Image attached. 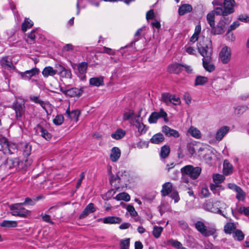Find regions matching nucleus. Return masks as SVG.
Masks as SVG:
<instances>
[{
	"mask_svg": "<svg viewBox=\"0 0 249 249\" xmlns=\"http://www.w3.org/2000/svg\"><path fill=\"white\" fill-rule=\"evenodd\" d=\"M182 177L181 181L184 183H188L189 177L192 179H197L200 175L201 168L199 167H194L191 165H188L182 167L180 170Z\"/></svg>",
	"mask_w": 249,
	"mask_h": 249,
	"instance_id": "f257e3e1",
	"label": "nucleus"
},
{
	"mask_svg": "<svg viewBox=\"0 0 249 249\" xmlns=\"http://www.w3.org/2000/svg\"><path fill=\"white\" fill-rule=\"evenodd\" d=\"M235 1L234 0H224L222 7H218L215 9V13L217 15L226 16L234 12L233 7Z\"/></svg>",
	"mask_w": 249,
	"mask_h": 249,
	"instance_id": "f03ea898",
	"label": "nucleus"
},
{
	"mask_svg": "<svg viewBox=\"0 0 249 249\" xmlns=\"http://www.w3.org/2000/svg\"><path fill=\"white\" fill-rule=\"evenodd\" d=\"M197 49L199 53L203 56V59L211 60L212 54V48L208 44L204 43V41H199L197 44Z\"/></svg>",
	"mask_w": 249,
	"mask_h": 249,
	"instance_id": "7ed1b4c3",
	"label": "nucleus"
},
{
	"mask_svg": "<svg viewBox=\"0 0 249 249\" xmlns=\"http://www.w3.org/2000/svg\"><path fill=\"white\" fill-rule=\"evenodd\" d=\"M21 203H16L9 206L10 210L12 211L11 214L14 216L26 217L29 214L30 212L24 208Z\"/></svg>",
	"mask_w": 249,
	"mask_h": 249,
	"instance_id": "20e7f679",
	"label": "nucleus"
},
{
	"mask_svg": "<svg viewBox=\"0 0 249 249\" xmlns=\"http://www.w3.org/2000/svg\"><path fill=\"white\" fill-rule=\"evenodd\" d=\"M161 101L167 106H170L171 104L178 105L180 103V100L178 97L168 92H164L161 94Z\"/></svg>",
	"mask_w": 249,
	"mask_h": 249,
	"instance_id": "39448f33",
	"label": "nucleus"
},
{
	"mask_svg": "<svg viewBox=\"0 0 249 249\" xmlns=\"http://www.w3.org/2000/svg\"><path fill=\"white\" fill-rule=\"evenodd\" d=\"M225 16H223L219 20L216 26L214 25L212 28L211 33L213 35H221L223 34L225 30L226 26L230 23V20L226 18Z\"/></svg>",
	"mask_w": 249,
	"mask_h": 249,
	"instance_id": "423d86ee",
	"label": "nucleus"
},
{
	"mask_svg": "<svg viewBox=\"0 0 249 249\" xmlns=\"http://www.w3.org/2000/svg\"><path fill=\"white\" fill-rule=\"evenodd\" d=\"M127 177L125 171H119L117 175H114L111 174L110 175L109 181L111 185L114 183V185L116 189L119 188L120 186L117 185L115 182L117 181L119 183H125L127 179Z\"/></svg>",
	"mask_w": 249,
	"mask_h": 249,
	"instance_id": "0eeeda50",
	"label": "nucleus"
},
{
	"mask_svg": "<svg viewBox=\"0 0 249 249\" xmlns=\"http://www.w3.org/2000/svg\"><path fill=\"white\" fill-rule=\"evenodd\" d=\"M195 228L204 236L213 235L216 231L213 228L207 229L204 223L201 221H198L195 223Z\"/></svg>",
	"mask_w": 249,
	"mask_h": 249,
	"instance_id": "6e6552de",
	"label": "nucleus"
},
{
	"mask_svg": "<svg viewBox=\"0 0 249 249\" xmlns=\"http://www.w3.org/2000/svg\"><path fill=\"white\" fill-rule=\"evenodd\" d=\"M29 99L36 104H38L44 109L48 115H50L53 111V106L48 102L41 100L39 96H30Z\"/></svg>",
	"mask_w": 249,
	"mask_h": 249,
	"instance_id": "1a4fd4ad",
	"label": "nucleus"
},
{
	"mask_svg": "<svg viewBox=\"0 0 249 249\" xmlns=\"http://www.w3.org/2000/svg\"><path fill=\"white\" fill-rule=\"evenodd\" d=\"M163 118L165 122H168L167 114L162 108H160L159 112H152L149 118L148 122L150 124L156 123L160 118Z\"/></svg>",
	"mask_w": 249,
	"mask_h": 249,
	"instance_id": "9d476101",
	"label": "nucleus"
},
{
	"mask_svg": "<svg viewBox=\"0 0 249 249\" xmlns=\"http://www.w3.org/2000/svg\"><path fill=\"white\" fill-rule=\"evenodd\" d=\"M12 108L15 110L16 120L21 121V117L25 112L24 104L16 102L13 104Z\"/></svg>",
	"mask_w": 249,
	"mask_h": 249,
	"instance_id": "9b49d317",
	"label": "nucleus"
},
{
	"mask_svg": "<svg viewBox=\"0 0 249 249\" xmlns=\"http://www.w3.org/2000/svg\"><path fill=\"white\" fill-rule=\"evenodd\" d=\"M219 56L222 63L227 64L231 58V48L227 46L223 47L219 53Z\"/></svg>",
	"mask_w": 249,
	"mask_h": 249,
	"instance_id": "f8f14e48",
	"label": "nucleus"
},
{
	"mask_svg": "<svg viewBox=\"0 0 249 249\" xmlns=\"http://www.w3.org/2000/svg\"><path fill=\"white\" fill-rule=\"evenodd\" d=\"M18 154H22L25 159L31 155L32 145L29 143L20 142L18 143Z\"/></svg>",
	"mask_w": 249,
	"mask_h": 249,
	"instance_id": "ddd939ff",
	"label": "nucleus"
},
{
	"mask_svg": "<svg viewBox=\"0 0 249 249\" xmlns=\"http://www.w3.org/2000/svg\"><path fill=\"white\" fill-rule=\"evenodd\" d=\"M229 189L234 190L236 193V198L239 201H244L246 198V193L242 188L234 183H229Z\"/></svg>",
	"mask_w": 249,
	"mask_h": 249,
	"instance_id": "4468645a",
	"label": "nucleus"
},
{
	"mask_svg": "<svg viewBox=\"0 0 249 249\" xmlns=\"http://www.w3.org/2000/svg\"><path fill=\"white\" fill-rule=\"evenodd\" d=\"M3 144L2 147L3 148L7 149L8 153L10 154L17 153L18 154V143L16 144L13 143H9L6 139H3Z\"/></svg>",
	"mask_w": 249,
	"mask_h": 249,
	"instance_id": "2eb2a0df",
	"label": "nucleus"
},
{
	"mask_svg": "<svg viewBox=\"0 0 249 249\" xmlns=\"http://www.w3.org/2000/svg\"><path fill=\"white\" fill-rule=\"evenodd\" d=\"M14 163L17 165V171H25L32 164V160L25 159L23 161L18 158V160H16Z\"/></svg>",
	"mask_w": 249,
	"mask_h": 249,
	"instance_id": "dca6fc26",
	"label": "nucleus"
},
{
	"mask_svg": "<svg viewBox=\"0 0 249 249\" xmlns=\"http://www.w3.org/2000/svg\"><path fill=\"white\" fill-rule=\"evenodd\" d=\"M60 90L66 95L70 97L79 96L82 92V90L81 89L76 88H72L69 89H64L61 88Z\"/></svg>",
	"mask_w": 249,
	"mask_h": 249,
	"instance_id": "f3484780",
	"label": "nucleus"
},
{
	"mask_svg": "<svg viewBox=\"0 0 249 249\" xmlns=\"http://www.w3.org/2000/svg\"><path fill=\"white\" fill-rule=\"evenodd\" d=\"M162 132L167 137H173L178 138L180 136L179 132L167 125H163L162 127Z\"/></svg>",
	"mask_w": 249,
	"mask_h": 249,
	"instance_id": "a211bd4d",
	"label": "nucleus"
},
{
	"mask_svg": "<svg viewBox=\"0 0 249 249\" xmlns=\"http://www.w3.org/2000/svg\"><path fill=\"white\" fill-rule=\"evenodd\" d=\"M57 73L62 77L71 78V70L66 69L61 65H57Z\"/></svg>",
	"mask_w": 249,
	"mask_h": 249,
	"instance_id": "6ab92c4d",
	"label": "nucleus"
},
{
	"mask_svg": "<svg viewBox=\"0 0 249 249\" xmlns=\"http://www.w3.org/2000/svg\"><path fill=\"white\" fill-rule=\"evenodd\" d=\"M57 73V65L55 66V69L51 66L46 67L42 71V74L45 77L53 76Z\"/></svg>",
	"mask_w": 249,
	"mask_h": 249,
	"instance_id": "aec40b11",
	"label": "nucleus"
},
{
	"mask_svg": "<svg viewBox=\"0 0 249 249\" xmlns=\"http://www.w3.org/2000/svg\"><path fill=\"white\" fill-rule=\"evenodd\" d=\"M230 130L229 127L227 126H223L220 127L216 132L215 138L218 141H221L224 136L229 132Z\"/></svg>",
	"mask_w": 249,
	"mask_h": 249,
	"instance_id": "412c9836",
	"label": "nucleus"
},
{
	"mask_svg": "<svg viewBox=\"0 0 249 249\" xmlns=\"http://www.w3.org/2000/svg\"><path fill=\"white\" fill-rule=\"evenodd\" d=\"M121 154L120 149L117 147H113L111 150L110 160L113 162H116L120 158Z\"/></svg>",
	"mask_w": 249,
	"mask_h": 249,
	"instance_id": "4be33fe9",
	"label": "nucleus"
},
{
	"mask_svg": "<svg viewBox=\"0 0 249 249\" xmlns=\"http://www.w3.org/2000/svg\"><path fill=\"white\" fill-rule=\"evenodd\" d=\"M173 184L170 182H167L164 183L162 186L161 191V195L165 196L169 195L173 191Z\"/></svg>",
	"mask_w": 249,
	"mask_h": 249,
	"instance_id": "5701e85b",
	"label": "nucleus"
},
{
	"mask_svg": "<svg viewBox=\"0 0 249 249\" xmlns=\"http://www.w3.org/2000/svg\"><path fill=\"white\" fill-rule=\"evenodd\" d=\"M96 211L93 203H89L80 214V218H83L87 216L89 213H92Z\"/></svg>",
	"mask_w": 249,
	"mask_h": 249,
	"instance_id": "b1692460",
	"label": "nucleus"
},
{
	"mask_svg": "<svg viewBox=\"0 0 249 249\" xmlns=\"http://www.w3.org/2000/svg\"><path fill=\"white\" fill-rule=\"evenodd\" d=\"M0 64L2 67L5 68H14V66L12 63L11 58L7 56H4L1 58V59L0 60Z\"/></svg>",
	"mask_w": 249,
	"mask_h": 249,
	"instance_id": "393cba45",
	"label": "nucleus"
},
{
	"mask_svg": "<svg viewBox=\"0 0 249 249\" xmlns=\"http://www.w3.org/2000/svg\"><path fill=\"white\" fill-rule=\"evenodd\" d=\"M182 71V65L179 63H175L169 65L168 67V71L170 73L178 74Z\"/></svg>",
	"mask_w": 249,
	"mask_h": 249,
	"instance_id": "a878e982",
	"label": "nucleus"
},
{
	"mask_svg": "<svg viewBox=\"0 0 249 249\" xmlns=\"http://www.w3.org/2000/svg\"><path fill=\"white\" fill-rule=\"evenodd\" d=\"M165 140L163 135L161 133H158L154 135L150 139V142L154 144H160Z\"/></svg>",
	"mask_w": 249,
	"mask_h": 249,
	"instance_id": "bb28decb",
	"label": "nucleus"
},
{
	"mask_svg": "<svg viewBox=\"0 0 249 249\" xmlns=\"http://www.w3.org/2000/svg\"><path fill=\"white\" fill-rule=\"evenodd\" d=\"M122 221L121 218L117 216H108L103 219V222L105 224H119Z\"/></svg>",
	"mask_w": 249,
	"mask_h": 249,
	"instance_id": "cd10ccee",
	"label": "nucleus"
},
{
	"mask_svg": "<svg viewBox=\"0 0 249 249\" xmlns=\"http://www.w3.org/2000/svg\"><path fill=\"white\" fill-rule=\"evenodd\" d=\"M193 8L191 5L189 4H183L178 8V14L180 16H183L186 13L192 12Z\"/></svg>",
	"mask_w": 249,
	"mask_h": 249,
	"instance_id": "c85d7f7f",
	"label": "nucleus"
},
{
	"mask_svg": "<svg viewBox=\"0 0 249 249\" xmlns=\"http://www.w3.org/2000/svg\"><path fill=\"white\" fill-rule=\"evenodd\" d=\"M236 226L232 222L227 223L224 227V231L226 234H231L235 231Z\"/></svg>",
	"mask_w": 249,
	"mask_h": 249,
	"instance_id": "c756f323",
	"label": "nucleus"
},
{
	"mask_svg": "<svg viewBox=\"0 0 249 249\" xmlns=\"http://www.w3.org/2000/svg\"><path fill=\"white\" fill-rule=\"evenodd\" d=\"M66 113L70 119L75 120L76 122L78 121V117L80 114V112L78 110H74L70 111V107L67 109Z\"/></svg>",
	"mask_w": 249,
	"mask_h": 249,
	"instance_id": "7c9ffc66",
	"label": "nucleus"
},
{
	"mask_svg": "<svg viewBox=\"0 0 249 249\" xmlns=\"http://www.w3.org/2000/svg\"><path fill=\"white\" fill-rule=\"evenodd\" d=\"M223 172L225 176H227L232 172V165L230 163L228 160L224 161Z\"/></svg>",
	"mask_w": 249,
	"mask_h": 249,
	"instance_id": "2f4dec72",
	"label": "nucleus"
},
{
	"mask_svg": "<svg viewBox=\"0 0 249 249\" xmlns=\"http://www.w3.org/2000/svg\"><path fill=\"white\" fill-rule=\"evenodd\" d=\"M90 85L99 87L104 85V78L103 77L100 76L99 77H92L89 79Z\"/></svg>",
	"mask_w": 249,
	"mask_h": 249,
	"instance_id": "473e14b6",
	"label": "nucleus"
},
{
	"mask_svg": "<svg viewBox=\"0 0 249 249\" xmlns=\"http://www.w3.org/2000/svg\"><path fill=\"white\" fill-rule=\"evenodd\" d=\"M37 127L39 129L41 132V135L43 138L47 141L51 140L52 138L51 134L46 129L44 128L40 124H37Z\"/></svg>",
	"mask_w": 249,
	"mask_h": 249,
	"instance_id": "72a5a7b5",
	"label": "nucleus"
},
{
	"mask_svg": "<svg viewBox=\"0 0 249 249\" xmlns=\"http://www.w3.org/2000/svg\"><path fill=\"white\" fill-rule=\"evenodd\" d=\"M125 135V131L122 129L119 128L116 131L112 133L111 135V137L115 140H119L123 138Z\"/></svg>",
	"mask_w": 249,
	"mask_h": 249,
	"instance_id": "f704fd0d",
	"label": "nucleus"
},
{
	"mask_svg": "<svg viewBox=\"0 0 249 249\" xmlns=\"http://www.w3.org/2000/svg\"><path fill=\"white\" fill-rule=\"evenodd\" d=\"M34 25L33 22L29 18H25L24 22L21 25V29L23 32H25L28 29L31 28Z\"/></svg>",
	"mask_w": 249,
	"mask_h": 249,
	"instance_id": "c9c22d12",
	"label": "nucleus"
},
{
	"mask_svg": "<svg viewBox=\"0 0 249 249\" xmlns=\"http://www.w3.org/2000/svg\"><path fill=\"white\" fill-rule=\"evenodd\" d=\"M210 61L202 59L203 66L206 71L209 72H212L214 70L215 67L213 64L209 63Z\"/></svg>",
	"mask_w": 249,
	"mask_h": 249,
	"instance_id": "e433bc0d",
	"label": "nucleus"
},
{
	"mask_svg": "<svg viewBox=\"0 0 249 249\" xmlns=\"http://www.w3.org/2000/svg\"><path fill=\"white\" fill-rule=\"evenodd\" d=\"M170 152V148L169 146L164 145L161 147L160 156L161 158H167Z\"/></svg>",
	"mask_w": 249,
	"mask_h": 249,
	"instance_id": "4c0bfd02",
	"label": "nucleus"
},
{
	"mask_svg": "<svg viewBox=\"0 0 249 249\" xmlns=\"http://www.w3.org/2000/svg\"><path fill=\"white\" fill-rule=\"evenodd\" d=\"M114 198L117 200H124L129 201L130 199V196L126 193L123 192L118 194Z\"/></svg>",
	"mask_w": 249,
	"mask_h": 249,
	"instance_id": "58836bf2",
	"label": "nucleus"
},
{
	"mask_svg": "<svg viewBox=\"0 0 249 249\" xmlns=\"http://www.w3.org/2000/svg\"><path fill=\"white\" fill-rule=\"evenodd\" d=\"M233 237L237 241H242L244 238V234L243 232L239 229H236L232 233Z\"/></svg>",
	"mask_w": 249,
	"mask_h": 249,
	"instance_id": "ea45409f",
	"label": "nucleus"
},
{
	"mask_svg": "<svg viewBox=\"0 0 249 249\" xmlns=\"http://www.w3.org/2000/svg\"><path fill=\"white\" fill-rule=\"evenodd\" d=\"M0 225L2 227L14 228L17 226V223L15 221L4 220Z\"/></svg>",
	"mask_w": 249,
	"mask_h": 249,
	"instance_id": "a19ab883",
	"label": "nucleus"
},
{
	"mask_svg": "<svg viewBox=\"0 0 249 249\" xmlns=\"http://www.w3.org/2000/svg\"><path fill=\"white\" fill-rule=\"evenodd\" d=\"M39 70L37 68H33L30 70L26 71L23 74V76L30 79L31 77L37 74Z\"/></svg>",
	"mask_w": 249,
	"mask_h": 249,
	"instance_id": "79ce46f5",
	"label": "nucleus"
},
{
	"mask_svg": "<svg viewBox=\"0 0 249 249\" xmlns=\"http://www.w3.org/2000/svg\"><path fill=\"white\" fill-rule=\"evenodd\" d=\"M208 82V78L206 77L205 76H196L195 82V85L196 86H198V85H203L205 83H206Z\"/></svg>",
	"mask_w": 249,
	"mask_h": 249,
	"instance_id": "37998d69",
	"label": "nucleus"
},
{
	"mask_svg": "<svg viewBox=\"0 0 249 249\" xmlns=\"http://www.w3.org/2000/svg\"><path fill=\"white\" fill-rule=\"evenodd\" d=\"M188 133L193 137L196 138H199L200 137V132L197 128L191 126L188 131Z\"/></svg>",
	"mask_w": 249,
	"mask_h": 249,
	"instance_id": "c03bdc74",
	"label": "nucleus"
},
{
	"mask_svg": "<svg viewBox=\"0 0 249 249\" xmlns=\"http://www.w3.org/2000/svg\"><path fill=\"white\" fill-rule=\"evenodd\" d=\"M214 13L215 11H212L209 13H208L207 15V20L211 28L213 27L214 25H215V22H214Z\"/></svg>",
	"mask_w": 249,
	"mask_h": 249,
	"instance_id": "a18cd8bd",
	"label": "nucleus"
},
{
	"mask_svg": "<svg viewBox=\"0 0 249 249\" xmlns=\"http://www.w3.org/2000/svg\"><path fill=\"white\" fill-rule=\"evenodd\" d=\"M36 30H33L28 35L26 41L28 43L32 44L35 42Z\"/></svg>",
	"mask_w": 249,
	"mask_h": 249,
	"instance_id": "49530a36",
	"label": "nucleus"
},
{
	"mask_svg": "<svg viewBox=\"0 0 249 249\" xmlns=\"http://www.w3.org/2000/svg\"><path fill=\"white\" fill-rule=\"evenodd\" d=\"M88 64L86 62H81L77 66L78 72L81 74H85L87 70Z\"/></svg>",
	"mask_w": 249,
	"mask_h": 249,
	"instance_id": "de8ad7c7",
	"label": "nucleus"
},
{
	"mask_svg": "<svg viewBox=\"0 0 249 249\" xmlns=\"http://www.w3.org/2000/svg\"><path fill=\"white\" fill-rule=\"evenodd\" d=\"M163 229L161 227L154 226L152 231L153 236L156 238H159L163 231Z\"/></svg>",
	"mask_w": 249,
	"mask_h": 249,
	"instance_id": "09e8293b",
	"label": "nucleus"
},
{
	"mask_svg": "<svg viewBox=\"0 0 249 249\" xmlns=\"http://www.w3.org/2000/svg\"><path fill=\"white\" fill-rule=\"evenodd\" d=\"M135 126L138 128L139 132L141 134H144L147 131V129L146 125L142 122L138 123V124H135Z\"/></svg>",
	"mask_w": 249,
	"mask_h": 249,
	"instance_id": "8fccbe9b",
	"label": "nucleus"
},
{
	"mask_svg": "<svg viewBox=\"0 0 249 249\" xmlns=\"http://www.w3.org/2000/svg\"><path fill=\"white\" fill-rule=\"evenodd\" d=\"M129 244V238H126L124 240H122L120 242V248L121 249H128Z\"/></svg>",
	"mask_w": 249,
	"mask_h": 249,
	"instance_id": "3c124183",
	"label": "nucleus"
},
{
	"mask_svg": "<svg viewBox=\"0 0 249 249\" xmlns=\"http://www.w3.org/2000/svg\"><path fill=\"white\" fill-rule=\"evenodd\" d=\"M64 122V117L62 115H57L53 120V123L56 125H60Z\"/></svg>",
	"mask_w": 249,
	"mask_h": 249,
	"instance_id": "603ef678",
	"label": "nucleus"
},
{
	"mask_svg": "<svg viewBox=\"0 0 249 249\" xmlns=\"http://www.w3.org/2000/svg\"><path fill=\"white\" fill-rule=\"evenodd\" d=\"M248 107L246 106H240L235 108V113L237 114H243L248 109Z\"/></svg>",
	"mask_w": 249,
	"mask_h": 249,
	"instance_id": "864d4df0",
	"label": "nucleus"
},
{
	"mask_svg": "<svg viewBox=\"0 0 249 249\" xmlns=\"http://www.w3.org/2000/svg\"><path fill=\"white\" fill-rule=\"evenodd\" d=\"M168 243L170 245H171L172 246L175 247V248H177L178 249H180L181 246H182L181 243L173 239H170L168 241Z\"/></svg>",
	"mask_w": 249,
	"mask_h": 249,
	"instance_id": "5fc2aeb1",
	"label": "nucleus"
},
{
	"mask_svg": "<svg viewBox=\"0 0 249 249\" xmlns=\"http://www.w3.org/2000/svg\"><path fill=\"white\" fill-rule=\"evenodd\" d=\"M225 177L221 175L215 174L213 176V180L215 183H219L223 182Z\"/></svg>",
	"mask_w": 249,
	"mask_h": 249,
	"instance_id": "6e6d98bb",
	"label": "nucleus"
},
{
	"mask_svg": "<svg viewBox=\"0 0 249 249\" xmlns=\"http://www.w3.org/2000/svg\"><path fill=\"white\" fill-rule=\"evenodd\" d=\"M126 210L132 217L136 216L138 215L137 212L135 211L134 207L131 205H128L126 207Z\"/></svg>",
	"mask_w": 249,
	"mask_h": 249,
	"instance_id": "4d7b16f0",
	"label": "nucleus"
},
{
	"mask_svg": "<svg viewBox=\"0 0 249 249\" xmlns=\"http://www.w3.org/2000/svg\"><path fill=\"white\" fill-rule=\"evenodd\" d=\"M134 115V111L132 110H129L128 111L125 112L124 113L123 120L125 121L128 120Z\"/></svg>",
	"mask_w": 249,
	"mask_h": 249,
	"instance_id": "13d9d810",
	"label": "nucleus"
},
{
	"mask_svg": "<svg viewBox=\"0 0 249 249\" xmlns=\"http://www.w3.org/2000/svg\"><path fill=\"white\" fill-rule=\"evenodd\" d=\"M171 193L170 197L174 200L175 203L178 202L180 199L178 191L177 190H173Z\"/></svg>",
	"mask_w": 249,
	"mask_h": 249,
	"instance_id": "bf43d9fd",
	"label": "nucleus"
},
{
	"mask_svg": "<svg viewBox=\"0 0 249 249\" xmlns=\"http://www.w3.org/2000/svg\"><path fill=\"white\" fill-rule=\"evenodd\" d=\"M238 212L240 214H244L246 216L249 215V207L242 206L238 209Z\"/></svg>",
	"mask_w": 249,
	"mask_h": 249,
	"instance_id": "052dcab7",
	"label": "nucleus"
},
{
	"mask_svg": "<svg viewBox=\"0 0 249 249\" xmlns=\"http://www.w3.org/2000/svg\"><path fill=\"white\" fill-rule=\"evenodd\" d=\"M185 51L189 54L191 55H195L196 54V50L193 47L189 45H186L185 47Z\"/></svg>",
	"mask_w": 249,
	"mask_h": 249,
	"instance_id": "680f3d73",
	"label": "nucleus"
},
{
	"mask_svg": "<svg viewBox=\"0 0 249 249\" xmlns=\"http://www.w3.org/2000/svg\"><path fill=\"white\" fill-rule=\"evenodd\" d=\"M240 25V23L238 21H236L234 22L232 24H231L228 30V34L230 33V32L235 30L236 28H237Z\"/></svg>",
	"mask_w": 249,
	"mask_h": 249,
	"instance_id": "e2e57ef3",
	"label": "nucleus"
},
{
	"mask_svg": "<svg viewBox=\"0 0 249 249\" xmlns=\"http://www.w3.org/2000/svg\"><path fill=\"white\" fill-rule=\"evenodd\" d=\"M183 99H184L185 103L187 105H190V104L191 102L192 98H191V97L189 93H188V92L184 93V95H183Z\"/></svg>",
	"mask_w": 249,
	"mask_h": 249,
	"instance_id": "0e129e2a",
	"label": "nucleus"
},
{
	"mask_svg": "<svg viewBox=\"0 0 249 249\" xmlns=\"http://www.w3.org/2000/svg\"><path fill=\"white\" fill-rule=\"evenodd\" d=\"M23 205H34L35 204V201L34 200H32L31 198L29 197H26L25 199V201L24 202L21 203Z\"/></svg>",
	"mask_w": 249,
	"mask_h": 249,
	"instance_id": "69168bd1",
	"label": "nucleus"
},
{
	"mask_svg": "<svg viewBox=\"0 0 249 249\" xmlns=\"http://www.w3.org/2000/svg\"><path fill=\"white\" fill-rule=\"evenodd\" d=\"M155 17V14L153 10H150L146 13V18L147 20L152 19Z\"/></svg>",
	"mask_w": 249,
	"mask_h": 249,
	"instance_id": "338daca9",
	"label": "nucleus"
},
{
	"mask_svg": "<svg viewBox=\"0 0 249 249\" xmlns=\"http://www.w3.org/2000/svg\"><path fill=\"white\" fill-rule=\"evenodd\" d=\"M238 19L244 22H247L249 21V17L246 15H240L238 17Z\"/></svg>",
	"mask_w": 249,
	"mask_h": 249,
	"instance_id": "774afa93",
	"label": "nucleus"
}]
</instances>
